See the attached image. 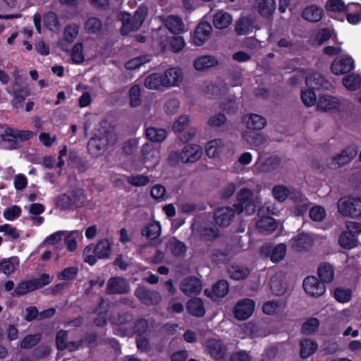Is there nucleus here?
<instances>
[{"mask_svg": "<svg viewBox=\"0 0 361 361\" xmlns=\"http://www.w3.org/2000/svg\"><path fill=\"white\" fill-rule=\"evenodd\" d=\"M147 13L148 8L144 6L137 8L133 18H130V14L128 13H120L119 18L123 22V25L121 29V34L127 35L132 30L139 29L145 21Z\"/></svg>", "mask_w": 361, "mask_h": 361, "instance_id": "obj_1", "label": "nucleus"}, {"mask_svg": "<svg viewBox=\"0 0 361 361\" xmlns=\"http://www.w3.org/2000/svg\"><path fill=\"white\" fill-rule=\"evenodd\" d=\"M116 135L109 131H104L95 135L87 143L90 154L98 156L109 145H113L116 141Z\"/></svg>", "mask_w": 361, "mask_h": 361, "instance_id": "obj_2", "label": "nucleus"}, {"mask_svg": "<svg viewBox=\"0 0 361 361\" xmlns=\"http://www.w3.org/2000/svg\"><path fill=\"white\" fill-rule=\"evenodd\" d=\"M338 212L345 216H361V199L354 197H343L337 204Z\"/></svg>", "mask_w": 361, "mask_h": 361, "instance_id": "obj_3", "label": "nucleus"}, {"mask_svg": "<svg viewBox=\"0 0 361 361\" xmlns=\"http://www.w3.org/2000/svg\"><path fill=\"white\" fill-rule=\"evenodd\" d=\"M214 224L204 227L202 235L206 240H212L219 236V231L217 227L226 226V210L224 207L214 212Z\"/></svg>", "mask_w": 361, "mask_h": 361, "instance_id": "obj_4", "label": "nucleus"}, {"mask_svg": "<svg viewBox=\"0 0 361 361\" xmlns=\"http://www.w3.org/2000/svg\"><path fill=\"white\" fill-rule=\"evenodd\" d=\"M238 204L235 205V210L238 213L245 212L250 215L255 212L256 203L252 200V192L250 190L242 189L238 194Z\"/></svg>", "mask_w": 361, "mask_h": 361, "instance_id": "obj_5", "label": "nucleus"}, {"mask_svg": "<svg viewBox=\"0 0 361 361\" xmlns=\"http://www.w3.org/2000/svg\"><path fill=\"white\" fill-rule=\"evenodd\" d=\"M135 295L139 301L146 305L152 306L159 304L161 300L160 293L145 286H138L135 290Z\"/></svg>", "mask_w": 361, "mask_h": 361, "instance_id": "obj_6", "label": "nucleus"}, {"mask_svg": "<svg viewBox=\"0 0 361 361\" xmlns=\"http://www.w3.org/2000/svg\"><path fill=\"white\" fill-rule=\"evenodd\" d=\"M355 68V61L348 54H344L336 57L331 65V72L336 75L349 73Z\"/></svg>", "mask_w": 361, "mask_h": 361, "instance_id": "obj_7", "label": "nucleus"}, {"mask_svg": "<svg viewBox=\"0 0 361 361\" xmlns=\"http://www.w3.org/2000/svg\"><path fill=\"white\" fill-rule=\"evenodd\" d=\"M129 290L130 286L123 277H111L107 281L106 292L109 295L125 294Z\"/></svg>", "mask_w": 361, "mask_h": 361, "instance_id": "obj_8", "label": "nucleus"}, {"mask_svg": "<svg viewBox=\"0 0 361 361\" xmlns=\"http://www.w3.org/2000/svg\"><path fill=\"white\" fill-rule=\"evenodd\" d=\"M180 152L182 163H195L201 158L202 155V148L199 145L187 144L183 147Z\"/></svg>", "mask_w": 361, "mask_h": 361, "instance_id": "obj_9", "label": "nucleus"}, {"mask_svg": "<svg viewBox=\"0 0 361 361\" xmlns=\"http://www.w3.org/2000/svg\"><path fill=\"white\" fill-rule=\"evenodd\" d=\"M287 251V247L284 243H279L274 247L265 245L262 247V254L266 256H269L271 261L274 263H277L282 261Z\"/></svg>", "mask_w": 361, "mask_h": 361, "instance_id": "obj_10", "label": "nucleus"}, {"mask_svg": "<svg viewBox=\"0 0 361 361\" xmlns=\"http://www.w3.org/2000/svg\"><path fill=\"white\" fill-rule=\"evenodd\" d=\"M303 288L305 291L310 296L319 297L326 291L324 283H320L315 276H307L304 279Z\"/></svg>", "mask_w": 361, "mask_h": 361, "instance_id": "obj_11", "label": "nucleus"}, {"mask_svg": "<svg viewBox=\"0 0 361 361\" xmlns=\"http://www.w3.org/2000/svg\"><path fill=\"white\" fill-rule=\"evenodd\" d=\"M180 289L187 296L196 295L202 290V282L196 276L186 277L181 282Z\"/></svg>", "mask_w": 361, "mask_h": 361, "instance_id": "obj_12", "label": "nucleus"}, {"mask_svg": "<svg viewBox=\"0 0 361 361\" xmlns=\"http://www.w3.org/2000/svg\"><path fill=\"white\" fill-rule=\"evenodd\" d=\"M164 87H177L183 81V72L178 68H170L161 74Z\"/></svg>", "mask_w": 361, "mask_h": 361, "instance_id": "obj_13", "label": "nucleus"}, {"mask_svg": "<svg viewBox=\"0 0 361 361\" xmlns=\"http://www.w3.org/2000/svg\"><path fill=\"white\" fill-rule=\"evenodd\" d=\"M255 302L251 299H244L238 302L235 307L234 314L236 319L245 320L253 313Z\"/></svg>", "mask_w": 361, "mask_h": 361, "instance_id": "obj_14", "label": "nucleus"}, {"mask_svg": "<svg viewBox=\"0 0 361 361\" xmlns=\"http://www.w3.org/2000/svg\"><path fill=\"white\" fill-rule=\"evenodd\" d=\"M212 26L207 22H202L198 24L193 34V43L196 46H202L210 37Z\"/></svg>", "mask_w": 361, "mask_h": 361, "instance_id": "obj_15", "label": "nucleus"}, {"mask_svg": "<svg viewBox=\"0 0 361 361\" xmlns=\"http://www.w3.org/2000/svg\"><path fill=\"white\" fill-rule=\"evenodd\" d=\"M79 25L73 23L67 25L64 30L63 38L59 42V47L65 51H68L69 45L77 37L79 32Z\"/></svg>", "mask_w": 361, "mask_h": 361, "instance_id": "obj_16", "label": "nucleus"}, {"mask_svg": "<svg viewBox=\"0 0 361 361\" xmlns=\"http://www.w3.org/2000/svg\"><path fill=\"white\" fill-rule=\"evenodd\" d=\"M357 148L355 145H350L343 149L341 152L333 159V165L335 167L341 166L350 162L357 154Z\"/></svg>", "mask_w": 361, "mask_h": 361, "instance_id": "obj_17", "label": "nucleus"}, {"mask_svg": "<svg viewBox=\"0 0 361 361\" xmlns=\"http://www.w3.org/2000/svg\"><path fill=\"white\" fill-rule=\"evenodd\" d=\"M1 128H4V133L1 134V140L3 142L9 144V149H17L21 147V145L17 140L16 128L10 127L8 125L3 124L0 126Z\"/></svg>", "mask_w": 361, "mask_h": 361, "instance_id": "obj_18", "label": "nucleus"}, {"mask_svg": "<svg viewBox=\"0 0 361 361\" xmlns=\"http://www.w3.org/2000/svg\"><path fill=\"white\" fill-rule=\"evenodd\" d=\"M306 85L312 90H328L330 87L328 80L319 73L309 74L306 78Z\"/></svg>", "mask_w": 361, "mask_h": 361, "instance_id": "obj_19", "label": "nucleus"}, {"mask_svg": "<svg viewBox=\"0 0 361 361\" xmlns=\"http://www.w3.org/2000/svg\"><path fill=\"white\" fill-rule=\"evenodd\" d=\"M243 122L247 129L258 130L265 126L267 120L261 114H244Z\"/></svg>", "mask_w": 361, "mask_h": 361, "instance_id": "obj_20", "label": "nucleus"}, {"mask_svg": "<svg viewBox=\"0 0 361 361\" xmlns=\"http://www.w3.org/2000/svg\"><path fill=\"white\" fill-rule=\"evenodd\" d=\"M340 106V100L329 94L321 96L317 102L318 109L324 111L338 110Z\"/></svg>", "mask_w": 361, "mask_h": 361, "instance_id": "obj_21", "label": "nucleus"}, {"mask_svg": "<svg viewBox=\"0 0 361 361\" xmlns=\"http://www.w3.org/2000/svg\"><path fill=\"white\" fill-rule=\"evenodd\" d=\"M254 29H259V27L255 25L254 20L250 16L240 18L235 24V31L239 35H248Z\"/></svg>", "mask_w": 361, "mask_h": 361, "instance_id": "obj_22", "label": "nucleus"}, {"mask_svg": "<svg viewBox=\"0 0 361 361\" xmlns=\"http://www.w3.org/2000/svg\"><path fill=\"white\" fill-rule=\"evenodd\" d=\"M204 294L214 301H219V299L226 296V279H221L213 285L211 290L205 289Z\"/></svg>", "mask_w": 361, "mask_h": 361, "instance_id": "obj_23", "label": "nucleus"}, {"mask_svg": "<svg viewBox=\"0 0 361 361\" xmlns=\"http://www.w3.org/2000/svg\"><path fill=\"white\" fill-rule=\"evenodd\" d=\"M188 312L196 317H202L205 314L204 302L199 298H194L188 300L186 305Z\"/></svg>", "mask_w": 361, "mask_h": 361, "instance_id": "obj_24", "label": "nucleus"}, {"mask_svg": "<svg viewBox=\"0 0 361 361\" xmlns=\"http://www.w3.org/2000/svg\"><path fill=\"white\" fill-rule=\"evenodd\" d=\"M207 348L209 354L214 359L225 361L226 347L219 341L215 339L209 341Z\"/></svg>", "mask_w": 361, "mask_h": 361, "instance_id": "obj_25", "label": "nucleus"}, {"mask_svg": "<svg viewBox=\"0 0 361 361\" xmlns=\"http://www.w3.org/2000/svg\"><path fill=\"white\" fill-rule=\"evenodd\" d=\"M69 195L73 209L82 207L87 203V195L82 188H75L73 189Z\"/></svg>", "mask_w": 361, "mask_h": 361, "instance_id": "obj_26", "label": "nucleus"}, {"mask_svg": "<svg viewBox=\"0 0 361 361\" xmlns=\"http://www.w3.org/2000/svg\"><path fill=\"white\" fill-rule=\"evenodd\" d=\"M166 27L172 33H181L184 31V24L182 19L176 16L170 15L164 20Z\"/></svg>", "mask_w": 361, "mask_h": 361, "instance_id": "obj_27", "label": "nucleus"}, {"mask_svg": "<svg viewBox=\"0 0 361 361\" xmlns=\"http://www.w3.org/2000/svg\"><path fill=\"white\" fill-rule=\"evenodd\" d=\"M302 16L307 21L315 23L319 21L323 16L322 8L312 5L306 7L302 12Z\"/></svg>", "mask_w": 361, "mask_h": 361, "instance_id": "obj_28", "label": "nucleus"}, {"mask_svg": "<svg viewBox=\"0 0 361 361\" xmlns=\"http://www.w3.org/2000/svg\"><path fill=\"white\" fill-rule=\"evenodd\" d=\"M346 18L349 23L356 25L361 21V5L356 3L347 5Z\"/></svg>", "mask_w": 361, "mask_h": 361, "instance_id": "obj_29", "label": "nucleus"}, {"mask_svg": "<svg viewBox=\"0 0 361 361\" xmlns=\"http://www.w3.org/2000/svg\"><path fill=\"white\" fill-rule=\"evenodd\" d=\"M158 152L154 149L152 143H145L142 145L141 149V159L143 164H147L148 161H152L150 166H154L157 163L156 154Z\"/></svg>", "mask_w": 361, "mask_h": 361, "instance_id": "obj_30", "label": "nucleus"}, {"mask_svg": "<svg viewBox=\"0 0 361 361\" xmlns=\"http://www.w3.org/2000/svg\"><path fill=\"white\" fill-rule=\"evenodd\" d=\"M111 252V245L107 239H102L94 246L93 252L99 259H107Z\"/></svg>", "mask_w": 361, "mask_h": 361, "instance_id": "obj_31", "label": "nucleus"}, {"mask_svg": "<svg viewBox=\"0 0 361 361\" xmlns=\"http://www.w3.org/2000/svg\"><path fill=\"white\" fill-rule=\"evenodd\" d=\"M317 274L323 283H330L334 277V268L331 264L323 262L318 267Z\"/></svg>", "mask_w": 361, "mask_h": 361, "instance_id": "obj_32", "label": "nucleus"}, {"mask_svg": "<svg viewBox=\"0 0 361 361\" xmlns=\"http://www.w3.org/2000/svg\"><path fill=\"white\" fill-rule=\"evenodd\" d=\"M218 60L212 56L205 55L199 57L194 61V67L197 71H204L218 65Z\"/></svg>", "mask_w": 361, "mask_h": 361, "instance_id": "obj_33", "label": "nucleus"}, {"mask_svg": "<svg viewBox=\"0 0 361 361\" xmlns=\"http://www.w3.org/2000/svg\"><path fill=\"white\" fill-rule=\"evenodd\" d=\"M256 5L259 14L265 18L271 16L276 8L274 0H256Z\"/></svg>", "mask_w": 361, "mask_h": 361, "instance_id": "obj_34", "label": "nucleus"}, {"mask_svg": "<svg viewBox=\"0 0 361 361\" xmlns=\"http://www.w3.org/2000/svg\"><path fill=\"white\" fill-rule=\"evenodd\" d=\"M146 137L153 142H161L168 135L167 131L163 128L150 127L146 129Z\"/></svg>", "mask_w": 361, "mask_h": 361, "instance_id": "obj_35", "label": "nucleus"}, {"mask_svg": "<svg viewBox=\"0 0 361 361\" xmlns=\"http://www.w3.org/2000/svg\"><path fill=\"white\" fill-rule=\"evenodd\" d=\"M277 226L274 219L271 216H265L260 219L257 223V228L262 233H269L274 231Z\"/></svg>", "mask_w": 361, "mask_h": 361, "instance_id": "obj_36", "label": "nucleus"}, {"mask_svg": "<svg viewBox=\"0 0 361 361\" xmlns=\"http://www.w3.org/2000/svg\"><path fill=\"white\" fill-rule=\"evenodd\" d=\"M343 86L349 91H355L361 87V74H349L343 78Z\"/></svg>", "mask_w": 361, "mask_h": 361, "instance_id": "obj_37", "label": "nucleus"}, {"mask_svg": "<svg viewBox=\"0 0 361 361\" xmlns=\"http://www.w3.org/2000/svg\"><path fill=\"white\" fill-rule=\"evenodd\" d=\"M169 247L172 255L176 257H184L187 252L188 247L185 243L173 238L169 243Z\"/></svg>", "mask_w": 361, "mask_h": 361, "instance_id": "obj_38", "label": "nucleus"}, {"mask_svg": "<svg viewBox=\"0 0 361 361\" xmlns=\"http://www.w3.org/2000/svg\"><path fill=\"white\" fill-rule=\"evenodd\" d=\"M19 259L18 257H11L9 258H4L0 261V271L9 276L16 270V266L18 265Z\"/></svg>", "mask_w": 361, "mask_h": 361, "instance_id": "obj_39", "label": "nucleus"}, {"mask_svg": "<svg viewBox=\"0 0 361 361\" xmlns=\"http://www.w3.org/2000/svg\"><path fill=\"white\" fill-rule=\"evenodd\" d=\"M141 233L150 240H155L161 234V225L159 222L151 223L142 229Z\"/></svg>", "mask_w": 361, "mask_h": 361, "instance_id": "obj_40", "label": "nucleus"}, {"mask_svg": "<svg viewBox=\"0 0 361 361\" xmlns=\"http://www.w3.org/2000/svg\"><path fill=\"white\" fill-rule=\"evenodd\" d=\"M144 85L149 90H160L164 87L162 77L159 73H152L145 79Z\"/></svg>", "mask_w": 361, "mask_h": 361, "instance_id": "obj_41", "label": "nucleus"}, {"mask_svg": "<svg viewBox=\"0 0 361 361\" xmlns=\"http://www.w3.org/2000/svg\"><path fill=\"white\" fill-rule=\"evenodd\" d=\"M312 238L307 234H300L291 240L292 247L297 250H302L311 245Z\"/></svg>", "mask_w": 361, "mask_h": 361, "instance_id": "obj_42", "label": "nucleus"}, {"mask_svg": "<svg viewBox=\"0 0 361 361\" xmlns=\"http://www.w3.org/2000/svg\"><path fill=\"white\" fill-rule=\"evenodd\" d=\"M317 343L310 339H303L300 341V355L302 358H307L317 349Z\"/></svg>", "mask_w": 361, "mask_h": 361, "instance_id": "obj_43", "label": "nucleus"}, {"mask_svg": "<svg viewBox=\"0 0 361 361\" xmlns=\"http://www.w3.org/2000/svg\"><path fill=\"white\" fill-rule=\"evenodd\" d=\"M338 243L343 249L350 250L356 247L357 240L353 235L344 231L339 236Z\"/></svg>", "mask_w": 361, "mask_h": 361, "instance_id": "obj_44", "label": "nucleus"}, {"mask_svg": "<svg viewBox=\"0 0 361 361\" xmlns=\"http://www.w3.org/2000/svg\"><path fill=\"white\" fill-rule=\"evenodd\" d=\"M32 291H34V288L30 280L22 281L18 283L11 295L20 297Z\"/></svg>", "mask_w": 361, "mask_h": 361, "instance_id": "obj_45", "label": "nucleus"}, {"mask_svg": "<svg viewBox=\"0 0 361 361\" xmlns=\"http://www.w3.org/2000/svg\"><path fill=\"white\" fill-rule=\"evenodd\" d=\"M39 334H27L21 341L20 346L23 349H30L36 346L41 341Z\"/></svg>", "mask_w": 361, "mask_h": 361, "instance_id": "obj_46", "label": "nucleus"}, {"mask_svg": "<svg viewBox=\"0 0 361 361\" xmlns=\"http://www.w3.org/2000/svg\"><path fill=\"white\" fill-rule=\"evenodd\" d=\"M70 195L67 193H61L55 199V205L56 208L61 211L73 209Z\"/></svg>", "mask_w": 361, "mask_h": 361, "instance_id": "obj_47", "label": "nucleus"}, {"mask_svg": "<svg viewBox=\"0 0 361 361\" xmlns=\"http://www.w3.org/2000/svg\"><path fill=\"white\" fill-rule=\"evenodd\" d=\"M290 197L295 200L296 204L295 214L300 216L305 214L308 207V200L300 193H298L296 197L291 196Z\"/></svg>", "mask_w": 361, "mask_h": 361, "instance_id": "obj_48", "label": "nucleus"}, {"mask_svg": "<svg viewBox=\"0 0 361 361\" xmlns=\"http://www.w3.org/2000/svg\"><path fill=\"white\" fill-rule=\"evenodd\" d=\"M126 180L128 183L135 187L145 186L149 183V177L144 174L126 176Z\"/></svg>", "mask_w": 361, "mask_h": 361, "instance_id": "obj_49", "label": "nucleus"}, {"mask_svg": "<svg viewBox=\"0 0 361 361\" xmlns=\"http://www.w3.org/2000/svg\"><path fill=\"white\" fill-rule=\"evenodd\" d=\"M220 139H214L209 141L205 146L206 154L210 158H214L219 155L220 151Z\"/></svg>", "mask_w": 361, "mask_h": 361, "instance_id": "obj_50", "label": "nucleus"}, {"mask_svg": "<svg viewBox=\"0 0 361 361\" xmlns=\"http://www.w3.org/2000/svg\"><path fill=\"white\" fill-rule=\"evenodd\" d=\"M150 195L153 199L159 202L165 201L168 198L166 188L161 184L152 186L150 190Z\"/></svg>", "mask_w": 361, "mask_h": 361, "instance_id": "obj_51", "label": "nucleus"}, {"mask_svg": "<svg viewBox=\"0 0 361 361\" xmlns=\"http://www.w3.org/2000/svg\"><path fill=\"white\" fill-rule=\"evenodd\" d=\"M334 295L338 302L341 303H345L350 300L352 292L349 288L339 287L334 290Z\"/></svg>", "mask_w": 361, "mask_h": 361, "instance_id": "obj_52", "label": "nucleus"}, {"mask_svg": "<svg viewBox=\"0 0 361 361\" xmlns=\"http://www.w3.org/2000/svg\"><path fill=\"white\" fill-rule=\"evenodd\" d=\"M71 60L74 63H82L85 60L82 43H76L71 50Z\"/></svg>", "mask_w": 361, "mask_h": 361, "instance_id": "obj_53", "label": "nucleus"}, {"mask_svg": "<svg viewBox=\"0 0 361 361\" xmlns=\"http://www.w3.org/2000/svg\"><path fill=\"white\" fill-rule=\"evenodd\" d=\"M53 278L49 274H42L38 278L30 279L34 290L39 289L51 283Z\"/></svg>", "mask_w": 361, "mask_h": 361, "instance_id": "obj_54", "label": "nucleus"}, {"mask_svg": "<svg viewBox=\"0 0 361 361\" xmlns=\"http://www.w3.org/2000/svg\"><path fill=\"white\" fill-rule=\"evenodd\" d=\"M78 267L73 266L65 268L58 273L57 277L59 280L71 281L74 279L78 274Z\"/></svg>", "mask_w": 361, "mask_h": 361, "instance_id": "obj_55", "label": "nucleus"}, {"mask_svg": "<svg viewBox=\"0 0 361 361\" xmlns=\"http://www.w3.org/2000/svg\"><path fill=\"white\" fill-rule=\"evenodd\" d=\"M325 8L328 12H341L347 10V5L343 0H328L326 3Z\"/></svg>", "mask_w": 361, "mask_h": 361, "instance_id": "obj_56", "label": "nucleus"}, {"mask_svg": "<svg viewBox=\"0 0 361 361\" xmlns=\"http://www.w3.org/2000/svg\"><path fill=\"white\" fill-rule=\"evenodd\" d=\"M151 61V56L144 55L134 58L126 63V68L129 70H134L138 68L142 65L149 62Z\"/></svg>", "mask_w": 361, "mask_h": 361, "instance_id": "obj_57", "label": "nucleus"}, {"mask_svg": "<svg viewBox=\"0 0 361 361\" xmlns=\"http://www.w3.org/2000/svg\"><path fill=\"white\" fill-rule=\"evenodd\" d=\"M190 118L188 114H180L178 118L173 123L172 130L175 133H181L188 126Z\"/></svg>", "mask_w": 361, "mask_h": 361, "instance_id": "obj_58", "label": "nucleus"}, {"mask_svg": "<svg viewBox=\"0 0 361 361\" xmlns=\"http://www.w3.org/2000/svg\"><path fill=\"white\" fill-rule=\"evenodd\" d=\"M284 304L278 301H270L264 304L263 312L267 314H273L283 310Z\"/></svg>", "mask_w": 361, "mask_h": 361, "instance_id": "obj_59", "label": "nucleus"}, {"mask_svg": "<svg viewBox=\"0 0 361 361\" xmlns=\"http://www.w3.org/2000/svg\"><path fill=\"white\" fill-rule=\"evenodd\" d=\"M148 326V321L146 319L140 318L134 322L132 329L133 333L139 336H142L147 331Z\"/></svg>", "mask_w": 361, "mask_h": 361, "instance_id": "obj_60", "label": "nucleus"}, {"mask_svg": "<svg viewBox=\"0 0 361 361\" xmlns=\"http://www.w3.org/2000/svg\"><path fill=\"white\" fill-rule=\"evenodd\" d=\"M310 217L314 221H322L326 217V211L322 206L314 205L309 212Z\"/></svg>", "mask_w": 361, "mask_h": 361, "instance_id": "obj_61", "label": "nucleus"}, {"mask_svg": "<svg viewBox=\"0 0 361 361\" xmlns=\"http://www.w3.org/2000/svg\"><path fill=\"white\" fill-rule=\"evenodd\" d=\"M21 208L18 205L7 207L3 212L4 217L8 221H14L21 214Z\"/></svg>", "mask_w": 361, "mask_h": 361, "instance_id": "obj_62", "label": "nucleus"}, {"mask_svg": "<svg viewBox=\"0 0 361 361\" xmlns=\"http://www.w3.org/2000/svg\"><path fill=\"white\" fill-rule=\"evenodd\" d=\"M68 331L66 330H59L56 333V345L59 351H63L67 348Z\"/></svg>", "mask_w": 361, "mask_h": 361, "instance_id": "obj_63", "label": "nucleus"}, {"mask_svg": "<svg viewBox=\"0 0 361 361\" xmlns=\"http://www.w3.org/2000/svg\"><path fill=\"white\" fill-rule=\"evenodd\" d=\"M231 278L235 280H240L245 278L248 274L246 268L240 266H232L228 270Z\"/></svg>", "mask_w": 361, "mask_h": 361, "instance_id": "obj_64", "label": "nucleus"}]
</instances>
